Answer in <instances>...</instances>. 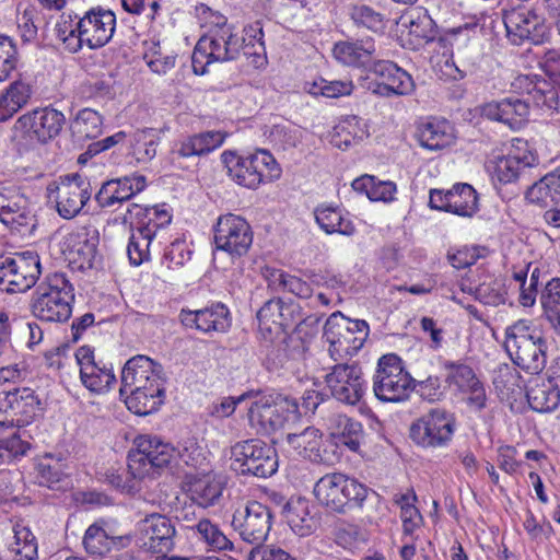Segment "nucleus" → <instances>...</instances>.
I'll list each match as a JSON object with an SVG mask.
<instances>
[{
  "mask_svg": "<svg viewBox=\"0 0 560 560\" xmlns=\"http://www.w3.org/2000/svg\"><path fill=\"white\" fill-rule=\"evenodd\" d=\"M136 448L129 451L127 470L106 472L108 482L117 489L130 492L144 478H155L172 458V448L156 436L140 435Z\"/></svg>",
  "mask_w": 560,
  "mask_h": 560,
  "instance_id": "f257e3e1",
  "label": "nucleus"
},
{
  "mask_svg": "<svg viewBox=\"0 0 560 560\" xmlns=\"http://www.w3.org/2000/svg\"><path fill=\"white\" fill-rule=\"evenodd\" d=\"M58 24L57 36L70 52L79 51L83 44L96 49L105 46L113 37L116 27V16L113 11L101 7L86 11L78 21L69 15H62Z\"/></svg>",
  "mask_w": 560,
  "mask_h": 560,
  "instance_id": "f03ea898",
  "label": "nucleus"
},
{
  "mask_svg": "<svg viewBox=\"0 0 560 560\" xmlns=\"http://www.w3.org/2000/svg\"><path fill=\"white\" fill-rule=\"evenodd\" d=\"M374 43L366 40L364 44L338 43L334 47V54L338 60L348 66L363 67L376 77L385 81L394 90L395 95H410L416 84L412 77L393 61L374 60Z\"/></svg>",
  "mask_w": 560,
  "mask_h": 560,
  "instance_id": "7ed1b4c3",
  "label": "nucleus"
},
{
  "mask_svg": "<svg viewBox=\"0 0 560 560\" xmlns=\"http://www.w3.org/2000/svg\"><path fill=\"white\" fill-rule=\"evenodd\" d=\"M74 289L62 272L49 273L35 289L30 302L34 317L47 323H66L72 314Z\"/></svg>",
  "mask_w": 560,
  "mask_h": 560,
  "instance_id": "20e7f679",
  "label": "nucleus"
},
{
  "mask_svg": "<svg viewBox=\"0 0 560 560\" xmlns=\"http://www.w3.org/2000/svg\"><path fill=\"white\" fill-rule=\"evenodd\" d=\"M504 348L514 364L537 374L546 366L547 342L542 334L520 319L505 329Z\"/></svg>",
  "mask_w": 560,
  "mask_h": 560,
  "instance_id": "39448f33",
  "label": "nucleus"
},
{
  "mask_svg": "<svg viewBox=\"0 0 560 560\" xmlns=\"http://www.w3.org/2000/svg\"><path fill=\"white\" fill-rule=\"evenodd\" d=\"M317 501L336 513L362 506L369 489L355 478L341 472L326 474L314 486Z\"/></svg>",
  "mask_w": 560,
  "mask_h": 560,
  "instance_id": "423d86ee",
  "label": "nucleus"
},
{
  "mask_svg": "<svg viewBox=\"0 0 560 560\" xmlns=\"http://www.w3.org/2000/svg\"><path fill=\"white\" fill-rule=\"evenodd\" d=\"M231 467L242 476L271 477L278 470V454L260 439L236 442L231 447Z\"/></svg>",
  "mask_w": 560,
  "mask_h": 560,
  "instance_id": "0eeeda50",
  "label": "nucleus"
},
{
  "mask_svg": "<svg viewBox=\"0 0 560 560\" xmlns=\"http://www.w3.org/2000/svg\"><path fill=\"white\" fill-rule=\"evenodd\" d=\"M42 273L40 258L35 250L0 255V290L24 293L32 289Z\"/></svg>",
  "mask_w": 560,
  "mask_h": 560,
  "instance_id": "6e6552de",
  "label": "nucleus"
},
{
  "mask_svg": "<svg viewBox=\"0 0 560 560\" xmlns=\"http://www.w3.org/2000/svg\"><path fill=\"white\" fill-rule=\"evenodd\" d=\"M416 389V380L404 370L401 359L388 353L380 358L373 380V392L377 399L398 402L408 398Z\"/></svg>",
  "mask_w": 560,
  "mask_h": 560,
  "instance_id": "1a4fd4ad",
  "label": "nucleus"
},
{
  "mask_svg": "<svg viewBox=\"0 0 560 560\" xmlns=\"http://www.w3.org/2000/svg\"><path fill=\"white\" fill-rule=\"evenodd\" d=\"M300 407L295 398L278 395L276 399L261 398L252 404L248 419L258 433L271 434L289 422L300 418Z\"/></svg>",
  "mask_w": 560,
  "mask_h": 560,
  "instance_id": "9d476101",
  "label": "nucleus"
},
{
  "mask_svg": "<svg viewBox=\"0 0 560 560\" xmlns=\"http://www.w3.org/2000/svg\"><path fill=\"white\" fill-rule=\"evenodd\" d=\"M369 336V325L363 319H351L340 312L332 313L324 326V337L329 342L331 355L355 354Z\"/></svg>",
  "mask_w": 560,
  "mask_h": 560,
  "instance_id": "9b49d317",
  "label": "nucleus"
},
{
  "mask_svg": "<svg viewBox=\"0 0 560 560\" xmlns=\"http://www.w3.org/2000/svg\"><path fill=\"white\" fill-rule=\"evenodd\" d=\"M65 121V115L55 108H36L16 119L12 140L46 143L60 133Z\"/></svg>",
  "mask_w": 560,
  "mask_h": 560,
  "instance_id": "f8f14e48",
  "label": "nucleus"
},
{
  "mask_svg": "<svg viewBox=\"0 0 560 560\" xmlns=\"http://www.w3.org/2000/svg\"><path fill=\"white\" fill-rule=\"evenodd\" d=\"M272 520L273 515L269 506L252 500L234 511L231 525L242 540L258 548L267 539Z\"/></svg>",
  "mask_w": 560,
  "mask_h": 560,
  "instance_id": "ddd939ff",
  "label": "nucleus"
},
{
  "mask_svg": "<svg viewBox=\"0 0 560 560\" xmlns=\"http://www.w3.org/2000/svg\"><path fill=\"white\" fill-rule=\"evenodd\" d=\"M214 244L218 250L225 252L233 258L246 255L253 244L249 223L233 213L220 215L214 225Z\"/></svg>",
  "mask_w": 560,
  "mask_h": 560,
  "instance_id": "4468645a",
  "label": "nucleus"
},
{
  "mask_svg": "<svg viewBox=\"0 0 560 560\" xmlns=\"http://www.w3.org/2000/svg\"><path fill=\"white\" fill-rule=\"evenodd\" d=\"M325 383L331 397L347 405H358L364 396L365 381L359 364L339 363L325 375Z\"/></svg>",
  "mask_w": 560,
  "mask_h": 560,
  "instance_id": "2eb2a0df",
  "label": "nucleus"
},
{
  "mask_svg": "<svg viewBox=\"0 0 560 560\" xmlns=\"http://www.w3.org/2000/svg\"><path fill=\"white\" fill-rule=\"evenodd\" d=\"M503 23L508 38L514 45H523L526 42L541 44L547 35L545 19L525 7L504 11Z\"/></svg>",
  "mask_w": 560,
  "mask_h": 560,
  "instance_id": "dca6fc26",
  "label": "nucleus"
},
{
  "mask_svg": "<svg viewBox=\"0 0 560 560\" xmlns=\"http://www.w3.org/2000/svg\"><path fill=\"white\" fill-rule=\"evenodd\" d=\"M455 421L443 409H432L410 427V439L422 447H439L451 441Z\"/></svg>",
  "mask_w": 560,
  "mask_h": 560,
  "instance_id": "f3484780",
  "label": "nucleus"
},
{
  "mask_svg": "<svg viewBox=\"0 0 560 560\" xmlns=\"http://www.w3.org/2000/svg\"><path fill=\"white\" fill-rule=\"evenodd\" d=\"M43 410L42 401L28 387L14 388L0 393V412L8 413L11 424L24 427L33 422Z\"/></svg>",
  "mask_w": 560,
  "mask_h": 560,
  "instance_id": "a211bd4d",
  "label": "nucleus"
},
{
  "mask_svg": "<svg viewBox=\"0 0 560 560\" xmlns=\"http://www.w3.org/2000/svg\"><path fill=\"white\" fill-rule=\"evenodd\" d=\"M92 188L89 179L78 173L61 177L57 187V211L63 219L77 217L90 200Z\"/></svg>",
  "mask_w": 560,
  "mask_h": 560,
  "instance_id": "6ab92c4d",
  "label": "nucleus"
},
{
  "mask_svg": "<svg viewBox=\"0 0 560 560\" xmlns=\"http://www.w3.org/2000/svg\"><path fill=\"white\" fill-rule=\"evenodd\" d=\"M152 385L165 384L163 368L145 355H136L129 359L121 371L120 396H125L130 389H145Z\"/></svg>",
  "mask_w": 560,
  "mask_h": 560,
  "instance_id": "aec40b11",
  "label": "nucleus"
},
{
  "mask_svg": "<svg viewBox=\"0 0 560 560\" xmlns=\"http://www.w3.org/2000/svg\"><path fill=\"white\" fill-rule=\"evenodd\" d=\"M143 547L155 553H168L175 547L176 528L164 514L152 513L139 523Z\"/></svg>",
  "mask_w": 560,
  "mask_h": 560,
  "instance_id": "412c9836",
  "label": "nucleus"
},
{
  "mask_svg": "<svg viewBox=\"0 0 560 560\" xmlns=\"http://www.w3.org/2000/svg\"><path fill=\"white\" fill-rule=\"evenodd\" d=\"M178 318L185 328L205 334L225 332L231 327L230 311L222 303H213L196 311L182 308Z\"/></svg>",
  "mask_w": 560,
  "mask_h": 560,
  "instance_id": "4be33fe9",
  "label": "nucleus"
},
{
  "mask_svg": "<svg viewBox=\"0 0 560 560\" xmlns=\"http://www.w3.org/2000/svg\"><path fill=\"white\" fill-rule=\"evenodd\" d=\"M147 186V178L140 174L112 178L104 182L95 194V201L101 208H112L115 205L129 201Z\"/></svg>",
  "mask_w": 560,
  "mask_h": 560,
  "instance_id": "5701e85b",
  "label": "nucleus"
},
{
  "mask_svg": "<svg viewBox=\"0 0 560 560\" xmlns=\"http://www.w3.org/2000/svg\"><path fill=\"white\" fill-rule=\"evenodd\" d=\"M290 528L300 537L310 536L320 525L318 509L307 499L291 497L281 509Z\"/></svg>",
  "mask_w": 560,
  "mask_h": 560,
  "instance_id": "b1692460",
  "label": "nucleus"
},
{
  "mask_svg": "<svg viewBox=\"0 0 560 560\" xmlns=\"http://www.w3.org/2000/svg\"><path fill=\"white\" fill-rule=\"evenodd\" d=\"M483 117L502 122L513 130L521 129L528 120L529 104L527 100L515 96L492 101L481 107Z\"/></svg>",
  "mask_w": 560,
  "mask_h": 560,
  "instance_id": "393cba45",
  "label": "nucleus"
},
{
  "mask_svg": "<svg viewBox=\"0 0 560 560\" xmlns=\"http://www.w3.org/2000/svg\"><path fill=\"white\" fill-rule=\"evenodd\" d=\"M538 164V158L528 149V143L517 139L510 153L497 163L495 174L501 183L516 180L527 168Z\"/></svg>",
  "mask_w": 560,
  "mask_h": 560,
  "instance_id": "a878e982",
  "label": "nucleus"
},
{
  "mask_svg": "<svg viewBox=\"0 0 560 560\" xmlns=\"http://www.w3.org/2000/svg\"><path fill=\"white\" fill-rule=\"evenodd\" d=\"M130 544V537L127 535H114L106 528V523L101 520L88 527L83 537V546L91 556L103 557L108 553L114 546L124 548Z\"/></svg>",
  "mask_w": 560,
  "mask_h": 560,
  "instance_id": "bb28decb",
  "label": "nucleus"
},
{
  "mask_svg": "<svg viewBox=\"0 0 560 560\" xmlns=\"http://www.w3.org/2000/svg\"><path fill=\"white\" fill-rule=\"evenodd\" d=\"M417 138L428 150H443L455 142L454 127L446 119L432 118L417 127Z\"/></svg>",
  "mask_w": 560,
  "mask_h": 560,
  "instance_id": "cd10ccee",
  "label": "nucleus"
},
{
  "mask_svg": "<svg viewBox=\"0 0 560 560\" xmlns=\"http://www.w3.org/2000/svg\"><path fill=\"white\" fill-rule=\"evenodd\" d=\"M223 141L224 135L220 131H206L187 136L175 143L172 154L179 159L201 156L219 148Z\"/></svg>",
  "mask_w": 560,
  "mask_h": 560,
  "instance_id": "c85d7f7f",
  "label": "nucleus"
},
{
  "mask_svg": "<svg viewBox=\"0 0 560 560\" xmlns=\"http://www.w3.org/2000/svg\"><path fill=\"white\" fill-rule=\"evenodd\" d=\"M223 141L224 135L220 131H206L187 136L175 143L172 154L179 159L201 156L219 148Z\"/></svg>",
  "mask_w": 560,
  "mask_h": 560,
  "instance_id": "c756f323",
  "label": "nucleus"
},
{
  "mask_svg": "<svg viewBox=\"0 0 560 560\" xmlns=\"http://www.w3.org/2000/svg\"><path fill=\"white\" fill-rule=\"evenodd\" d=\"M329 430L330 436L337 446H346L352 452H358L365 439L362 423L346 415L332 417Z\"/></svg>",
  "mask_w": 560,
  "mask_h": 560,
  "instance_id": "7c9ffc66",
  "label": "nucleus"
},
{
  "mask_svg": "<svg viewBox=\"0 0 560 560\" xmlns=\"http://www.w3.org/2000/svg\"><path fill=\"white\" fill-rule=\"evenodd\" d=\"M222 160L229 176L238 185L254 189L262 183V175H259L249 155L243 158L233 152H224Z\"/></svg>",
  "mask_w": 560,
  "mask_h": 560,
  "instance_id": "2f4dec72",
  "label": "nucleus"
},
{
  "mask_svg": "<svg viewBox=\"0 0 560 560\" xmlns=\"http://www.w3.org/2000/svg\"><path fill=\"white\" fill-rule=\"evenodd\" d=\"M127 408L138 416H147L156 411L164 401L165 387L152 385L145 389H130L125 396Z\"/></svg>",
  "mask_w": 560,
  "mask_h": 560,
  "instance_id": "473e14b6",
  "label": "nucleus"
},
{
  "mask_svg": "<svg viewBox=\"0 0 560 560\" xmlns=\"http://www.w3.org/2000/svg\"><path fill=\"white\" fill-rule=\"evenodd\" d=\"M526 199L530 203L548 207L560 201V166L528 187Z\"/></svg>",
  "mask_w": 560,
  "mask_h": 560,
  "instance_id": "72a5a7b5",
  "label": "nucleus"
},
{
  "mask_svg": "<svg viewBox=\"0 0 560 560\" xmlns=\"http://www.w3.org/2000/svg\"><path fill=\"white\" fill-rule=\"evenodd\" d=\"M287 443L298 452L299 455L311 462L323 460L320 454L322 433L314 427H307L300 433H288Z\"/></svg>",
  "mask_w": 560,
  "mask_h": 560,
  "instance_id": "f704fd0d",
  "label": "nucleus"
},
{
  "mask_svg": "<svg viewBox=\"0 0 560 560\" xmlns=\"http://www.w3.org/2000/svg\"><path fill=\"white\" fill-rule=\"evenodd\" d=\"M448 201L453 214L471 218L478 211V194L469 184L458 183L448 189Z\"/></svg>",
  "mask_w": 560,
  "mask_h": 560,
  "instance_id": "c9c22d12",
  "label": "nucleus"
},
{
  "mask_svg": "<svg viewBox=\"0 0 560 560\" xmlns=\"http://www.w3.org/2000/svg\"><path fill=\"white\" fill-rule=\"evenodd\" d=\"M526 397L533 410L550 412L560 404V389L552 381L548 380L530 386L526 392Z\"/></svg>",
  "mask_w": 560,
  "mask_h": 560,
  "instance_id": "e433bc0d",
  "label": "nucleus"
},
{
  "mask_svg": "<svg viewBox=\"0 0 560 560\" xmlns=\"http://www.w3.org/2000/svg\"><path fill=\"white\" fill-rule=\"evenodd\" d=\"M32 90L22 81L12 82L0 95V122L11 118L31 98Z\"/></svg>",
  "mask_w": 560,
  "mask_h": 560,
  "instance_id": "4c0bfd02",
  "label": "nucleus"
},
{
  "mask_svg": "<svg viewBox=\"0 0 560 560\" xmlns=\"http://www.w3.org/2000/svg\"><path fill=\"white\" fill-rule=\"evenodd\" d=\"M315 219L319 226L327 233H339L352 235L355 231L352 222L342 217L341 212L334 207L320 206L315 209Z\"/></svg>",
  "mask_w": 560,
  "mask_h": 560,
  "instance_id": "58836bf2",
  "label": "nucleus"
},
{
  "mask_svg": "<svg viewBox=\"0 0 560 560\" xmlns=\"http://www.w3.org/2000/svg\"><path fill=\"white\" fill-rule=\"evenodd\" d=\"M222 491L221 482L210 477L195 479L189 486L191 502L200 508L214 505L220 500Z\"/></svg>",
  "mask_w": 560,
  "mask_h": 560,
  "instance_id": "ea45409f",
  "label": "nucleus"
},
{
  "mask_svg": "<svg viewBox=\"0 0 560 560\" xmlns=\"http://www.w3.org/2000/svg\"><path fill=\"white\" fill-rule=\"evenodd\" d=\"M291 305H285L281 299L267 301L257 312V319L260 326L271 330V325L289 327L291 324Z\"/></svg>",
  "mask_w": 560,
  "mask_h": 560,
  "instance_id": "a19ab883",
  "label": "nucleus"
},
{
  "mask_svg": "<svg viewBox=\"0 0 560 560\" xmlns=\"http://www.w3.org/2000/svg\"><path fill=\"white\" fill-rule=\"evenodd\" d=\"M80 380L84 387L94 394H104L109 390L110 386L116 382L113 370L105 365H91L80 371Z\"/></svg>",
  "mask_w": 560,
  "mask_h": 560,
  "instance_id": "79ce46f5",
  "label": "nucleus"
},
{
  "mask_svg": "<svg viewBox=\"0 0 560 560\" xmlns=\"http://www.w3.org/2000/svg\"><path fill=\"white\" fill-rule=\"evenodd\" d=\"M154 237V230L150 225H142L132 232L127 246V254L131 265L140 266L150 258V244Z\"/></svg>",
  "mask_w": 560,
  "mask_h": 560,
  "instance_id": "37998d69",
  "label": "nucleus"
},
{
  "mask_svg": "<svg viewBox=\"0 0 560 560\" xmlns=\"http://www.w3.org/2000/svg\"><path fill=\"white\" fill-rule=\"evenodd\" d=\"M351 186L355 191L365 194L372 201H389L396 191V185L393 182H376L371 175L355 178Z\"/></svg>",
  "mask_w": 560,
  "mask_h": 560,
  "instance_id": "c03bdc74",
  "label": "nucleus"
},
{
  "mask_svg": "<svg viewBox=\"0 0 560 560\" xmlns=\"http://www.w3.org/2000/svg\"><path fill=\"white\" fill-rule=\"evenodd\" d=\"M475 299L485 305L499 306L505 304L508 291L503 279L487 276L474 290Z\"/></svg>",
  "mask_w": 560,
  "mask_h": 560,
  "instance_id": "a18cd8bd",
  "label": "nucleus"
},
{
  "mask_svg": "<svg viewBox=\"0 0 560 560\" xmlns=\"http://www.w3.org/2000/svg\"><path fill=\"white\" fill-rule=\"evenodd\" d=\"M544 314L555 331L560 335V279H551L541 295Z\"/></svg>",
  "mask_w": 560,
  "mask_h": 560,
  "instance_id": "49530a36",
  "label": "nucleus"
},
{
  "mask_svg": "<svg viewBox=\"0 0 560 560\" xmlns=\"http://www.w3.org/2000/svg\"><path fill=\"white\" fill-rule=\"evenodd\" d=\"M160 135L153 128L137 130L133 133L132 153L138 162H149L155 155Z\"/></svg>",
  "mask_w": 560,
  "mask_h": 560,
  "instance_id": "de8ad7c7",
  "label": "nucleus"
},
{
  "mask_svg": "<svg viewBox=\"0 0 560 560\" xmlns=\"http://www.w3.org/2000/svg\"><path fill=\"white\" fill-rule=\"evenodd\" d=\"M103 119L101 115L91 108L81 109L72 125L74 135L82 139H94L102 132Z\"/></svg>",
  "mask_w": 560,
  "mask_h": 560,
  "instance_id": "09e8293b",
  "label": "nucleus"
},
{
  "mask_svg": "<svg viewBox=\"0 0 560 560\" xmlns=\"http://www.w3.org/2000/svg\"><path fill=\"white\" fill-rule=\"evenodd\" d=\"M444 369L447 371L445 382L456 386L458 390L466 393L471 386L477 385L479 378L472 368L462 362L446 361Z\"/></svg>",
  "mask_w": 560,
  "mask_h": 560,
  "instance_id": "8fccbe9b",
  "label": "nucleus"
},
{
  "mask_svg": "<svg viewBox=\"0 0 560 560\" xmlns=\"http://www.w3.org/2000/svg\"><path fill=\"white\" fill-rule=\"evenodd\" d=\"M269 287L275 290L288 291L302 299H307L313 293V289L307 282L281 270H273L270 273Z\"/></svg>",
  "mask_w": 560,
  "mask_h": 560,
  "instance_id": "3c124183",
  "label": "nucleus"
},
{
  "mask_svg": "<svg viewBox=\"0 0 560 560\" xmlns=\"http://www.w3.org/2000/svg\"><path fill=\"white\" fill-rule=\"evenodd\" d=\"M196 529L200 538L213 550H232L233 542L226 535L208 518H201L196 524Z\"/></svg>",
  "mask_w": 560,
  "mask_h": 560,
  "instance_id": "603ef678",
  "label": "nucleus"
},
{
  "mask_svg": "<svg viewBox=\"0 0 560 560\" xmlns=\"http://www.w3.org/2000/svg\"><path fill=\"white\" fill-rule=\"evenodd\" d=\"M4 224L15 230L22 236H31L34 234L37 226V218L31 210L27 198H25V203H21L19 209H15Z\"/></svg>",
  "mask_w": 560,
  "mask_h": 560,
  "instance_id": "864d4df0",
  "label": "nucleus"
},
{
  "mask_svg": "<svg viewBox=\"0 0 560 560\" xmlns=\"http://www.w3.org/2000/svg\"><path fill=\"white\" fill-rule=\"evenodd\" d=\"M350 16L358 27H364L372 32H380L385 27L383 14L365 4L353 5Z\"/></svg>",
  "mask_w": 560,
  "mask_h": 560,
  "instance_id": "5fc2aeb1",
  "label": "nucleus"
},
{
  "mask_svg": "<svg viewBox=\"0 0 560 560\" xmlns=\"http://www.w3.org/2000/svg\"><path fill=\"white\" fill-rule=\"evenodd\" d=\"M172 448V458L168 464H166L164 468H179L182 464L189 467H197L203 460L201 456V452L196 443L190 442L189 444L178 445L177 448L171 446Z\"/></svg>",
  "mask_w": 560,
  "mask_h": 560,
  "instance_id": "6e6d98bb",
  "label": "nucleus"
},
{
  "mask_svg": "<svg viewBox=\"0 0 560 560\" xmlns=\"http://www.w3.org/2000/svg\"><path fill=\"white\" fill-rule=\"evenodd\" d=\"M18 49L14 42L4 35H0V82L5 81L16 68Z\"/></svg>",
  "mask_w": 560,
  "mask_h": 560,
  "instance_id": "4d7b16f0",
  "label": "nucleus"
},
{
  "mask_svg": "<svg viewBox=\"0 0 560 560\" xmlns=\"http://www.w3.org/2000/svg\"><path fill=\"white\" fill-rule=\"evenodd\" d=\"M36 472L37 482L47 488H54L63 476L61 464L52 462L50 456L44 457L36 464Z\"/></svg>",
  "mask_w": 560,
  "mask_h": 560,
  "instance_id": "13d9d810",
  "label": "nucleus"
},
{
  "mask_svg": "<svg viewBox=\"0 0 560 560\" xmlns=\"http://www.w3.org/2000/svg\"><path fill=\"white\" fill-rule=\"evenodd\" d=\"M249 156L259 172V175H262V183L271 182L280 177L281 170L271 153L266 150H257Z\"/></svg>",
  "mask_w": 560,
  "mask_h": 560,
  "instance_id": "bf43d9fd",
  "label": "nucleus"
},
{
  "mask_svg": "<svg viewBox=\"0 0 560 560\" xmlns=\"http://www.w3.org/2000/svg\"><path fill=\"white\" fill-rule=\"evenodd\" d=\"M80 94L84 98L104 100L115 94L110 79H91L80 85Z\"/></svg>",
  "mask_w": 560,
  "mask_h": 560,
  "instance_id": "052dcab7",
  "label": "nucleus"
},
{
  "mask_svg": "<svg viewBox=\"0 0 560 560\" xmlns=\"http://www.w3.org/2000/svg\"><path fill=\"white\" fill-rule=\"evenodd\" d=\"M25 198L15 187L0 188V220L2 223L8 221V218L12 215L15 209H19L21 203H25Z\"/></svg>",
  "mask_w": 560,
  "mask_h": 560,
  "instance_id": "680f3d73",
  "label": "nucleus"
},
{
  "mask_svg": "<svg viewBox=\"0 0 560 560\" xmlns=\"http://www.w3.org/2000/svg\"><path fill=\"white\" fill-rule=\"evenodd\" d=\"M199 40L207 43L205 49H207L212 61H228V56H223V54H225L224 44H226V42H224L221 34V22H217L210 36H203Z\"/></svg>",
  "mask_w": 560,
  "mask_h": 560,
  "instance_id": "e2e57ef3",
  "label": "nucleus"
},
{
  "mask_svg": "<svg viewBox=\"0 0 560 560\" xmlns=\"http://www.w3.org/2000/svg\"><path fill=\"white\" fill-rule=\"evenodd\" d=\"M221 34L224 42H226V44H224L225 54H223V56H228V61L236 59L243 49L246 38H240L236 34H234L232 26L226 24L225 19H223L221 22Z\"/></svg>",
  "mask_w": 560,
  "mask_h": 560,
  "instance_id": "0e129e2a",
  "label": "nucleus"
},
{
  "mask_svg": "<svg viewBox=\"0 0 560 560\" xmlns=\"http://www.w3.org/2000/svg\"><path fill=\"white\" fill-rule=\"evenodd\" d=\"M0 443L4 454H7L5 458L8 463L25 456L31 448V444L23 441L18 433H14L9 438L0 439Z\"/></svg>",
  "mask_w": 560,
  "mask_h": 560,
  "instance_id": "69168bd1",
  "label": "nucleus"
},
{
  "mask_svg": "<svg viewBox=\"0 0 560 560\" xmlns=\"http://www.w3.org/2000/svg\"><path fill=\"white\" fill-rule=\"evenodd\" d=\"M410 32L425 40H433L438 35L436 24L427 11L420 13L416 21H411Z\"/></svg>",
  "mask_w": 560,
  "mask_h": 560,
  "instance_id": "338daca9",
  "label": "nucleus"
},
{
  "mask_svg": "<svg viewBox=\"0 0 560 560\" xmlns=\"http://www.w3.org/2000/svg\"><path fill=\"white\" fill-rule=\"evenodd\" d=\"M148 67L158 74H165L175 67L176 57L173 55H162L159 50H151L144 55Z\"/></svg>",
  "mask_w": 560,
  "mask_h": 560,
  "instance_id": "774afa93",
  "label": "nucleus"
}]
</instances>
